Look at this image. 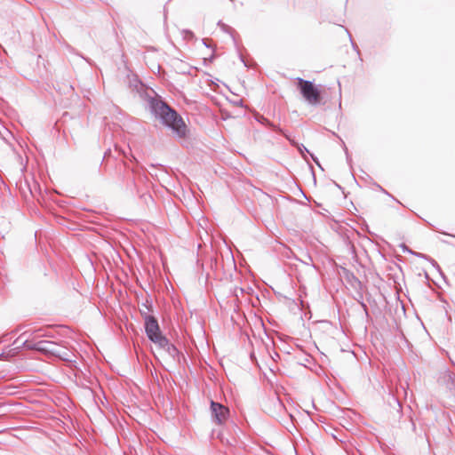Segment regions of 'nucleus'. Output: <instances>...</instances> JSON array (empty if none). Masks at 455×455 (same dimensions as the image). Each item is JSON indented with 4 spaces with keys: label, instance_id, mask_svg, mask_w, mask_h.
Listing matches in <instances>:
<instances>
[{
    "label": "nucleus",
    "instance_id": "nucleus-1",
    "mask_svg": "<svg viewBox=\"0 0 455 455\" xmlns=\"http://www.w3.org/2000/svg\"><path fill=\"white\" fill-rule=\"evenodd\" d=\"M150 108L153 114L159 118L164 125L171 128L178 137L182 138L186 135L187 126L182 117L164 101L152 99L150 100Z\"/></svg>",
    "mask_w": 455,
    "mask_h": 455
},
{
    "label": "nucleus",
    "instance_id": "nucleus-2",
    "mask_svg": "<svg viewBox=\"0 0 455 455\" xmlns=\"http://www.w3.org/2000/svg\"><path fill=\"white\" fill-rule=\"evenodd\" d=\"M46 336H48V334L43 332L42 330H37L33 333L31 339H26L23 340L22 347L31 350H37L40 352L50 353L52 355H59L60 352L57 349V343L44 339L37 340V339Z\"/></svg>",
    "mask_w": 455,
    "mask_h": 455
},
{
    "label": "nucleus",
    "instance_id": "nucleus-3",
    "mask_svg": "<svg viewBox=\"0 0 455 455\" xmlns=\"http://www.w3.org/2000/svg\"><path fill=\"white\" fill-rule=\"evenodd\" d=\"M297 85L304 99L311 105H317L321 100L320 91L313 82L300 77L296 78Z\"/></svg>",
    "mask_w": 455,
    "mask_h": 455
},
{
    "label": "nucleus",
    "instance_id": "nucleus-4",
    "mask_svg": "<svg viewBox=\"0 0 455 455\" xmlns=\"http://www.w3.org/2000/svg\"><path fill=\"white\" fill-rule=\"evenodd\" d=\"M145 331L151 342L158 339V337H162L163 334L160 331L158 322L156 318L151 315L145 314Z\"/></svg>",
    "mask_w": 455,
    "mask_h": 455
},
{
    "label": "nucleus",
    "instance_id": "nucleus-5",
    "mask_svg": "<svg viewBox=\"0 0 455 455\" xmlns=\"http://www.w3.org/2000/svg\"><path fill=\"white\" fill-rule=\"evenodd\" d=\"M211 413L213 421L219 425H222L229 417V409L222 403L212 401Z\"/></svg>",
    "mask_w": 455,
    "mask_h": 455
},
{
    "label": "nucleus",
    "instance_id": "nucleus-6",
    "mask_svg": "<svg viewBox=\"0 0 455 455\" xmlns=\"http://www.w3.org/2000/svg\"><path fill=\"white\" fill-rule=\"evenodd\" d=\"M154 344L157 347L167 354V355L173 361L180 360V352L178 348L172 344L165 336L158 337L157 340H155Z\"/></svg>",
    "mask_w": 455,
    "mask_h": 455
},
{
    "label": "nucleus",
    "instance_id": "nucleus-7",
    "mask_svg": "<svg viewBox=\"0 0 455 455\" xmlns=\"http://www.w3.org/2000/svg\"><path fill=\"white\" fill-rule=\"evenodd\" d=\"M141 307L142 308H140V313L143 315V317L145 316V314L149 315L148 313L152 311L151 302L148 299L146 300L145 303H142Z\"/></svg>",
    "mask_w": 455,
    "mask_h": 455
},
{
    "label": "nucleus",
    "instance_id": "nucleus-8",
    "mask_svg": "<svg viewBox=\"0 0 455 455\" xmlns=\"http://www.w3.org/2000/svg\"><path fill=\"white\" fill-rule=\"evenodd\" d=\"M218 25L220 27V28L226 32L231 30V28H229L228 25L224 24L222 21H219Z\"/></svg>",
    "mask_w": 455,
    "mask_h": 455
},
{
    "label": "nucleus",
    "instance_id": "nucleus-9",
    "mask_svg": "<svg viewBox=\"0 0 455 455\" xmlns=\"http://www.w3.org/2000/svg\"><path fill=\"white\" fill-rule=\"evenodd\" d=\"M218 25L220 27V28L226 32L231 30V28H229L228 25L224 24L222 21H219Z\"/></svg>",
    "mask_w": 455,
    "mask_h": 455
},
{
    "label": "nucleus",
    "instance_id": "nucleus-10",
    "mask_svg": "<svg viewBox=\"0 0 455 455\" xmlns=\"http://www.w3.org/2000/svg\"><path fill=\"white\" fill-rule=\"evenodd\" d=\"M360 305L362 306L363 311L365 312L366 315H368V307L366 306V304L363 301L360 302Z\"/></svg>",
    "mask_w": 455,
    "mask_h": 455
},
{
    "label": "nucleus",
    "instance_id": "nucleus-11",
    "mask_svg": "<svg viewBox=\"0 0 455 455\" xmlns=\"http://www.w3.org/2000/svg\"><path fill=\"white\" fill-rule=\"evenodd\" d=\"M311 262H312V258L309 255H307V259L303 261V263L306 264V265H310Z\"/></svg>",
    "mask_w": 455,
    "mask_h": 455
},
{
    "label": "nucleus",
    "instance_id": "nucleus-12",
    "mask_svg": "<svg viewBox=\"0 0 455 455\" xmlns=\"http://www.w3.org/2000/svg\"><path fill=\"white\" fill-rule=\"evenodd\" d=\"M299 150H300V152H301L302 154H303V151H304V150H305V151H307V152H308V150H307V149L306 148V147H304L303 145L301 146V148H299Z\"/></svg>",
    "mask_w": 455,
    "mask_h": 455
},
{
    "label": "nucleus",
    "instance_id": "nucleus-13",
    "mask_svg": "<svg viewBox=\"0 0 455 455\" xmlns=\"http://www.w3.org/2000/svg\"><path fill=\"white\" fill-rule=\"evenodd\" d=\"M345 152H346V155H347V159L348 160L349 159V156H348V152H347V148L345 147Z\"/></svg>",
    "mask_w": 455,
    "mask_h": 455
},
{
    "label": "nucleus",
    "instance_id": "nucleus-14",
    "mask_svg": "<svg viewBox=\"0 0 455 455\" xmlns=\"http://www.w3.org/2000/svg\"><path fill=\"white\" fill-rule=\"evenodd\" d=\"M404 249H406L409 252L412 253L411 250L407 249L405 245L403 246Z\"/></svg>",
    "mask_w": 455,
    "mask_h": 455
},
{
    "label": "nucleus",
    "instance_id": "nucleus-15",
    "mask_svg": "<svg viewBox=\"0 0 455 455\" xmlns=\"http://www.w3.org/2000/svg\"><path fill=\"white\" fill-rule=\"evenodd\" d=\"M433 265L436 266L437 267H439L438 264L436 263V261L433 260Z\"/></svg>",
    "mask_w": 455,
    "mask_h": 455
},
{
    "label": "nucleus",
    "instance_id": "nucleus-16",
    "mask_svg": "<svg viewBox=\"0 0 455 455\" xmlns=\"http://www.w3.org/2000/svg\"><path fill=\"white\" fill-rule=\"evenodd\" d=\"M122 154L124 155V156L127 157V155H126V152L125 151H122Z\"/></svg>",
    "mask_w": 455,
    "mask_h": 455
},
{
    "label": "nucleus",
    "instance_id": "nucleus-17",
    "mask_svg": "<svg viewBox=\"0 0 455 455\" xmlns=\"http://www.w3.org/2000/svg\"><path fill=\"white\" fill-rule=\"evenodd\" d=\"M25 334H26V333H23L21 336H20V338L18 339V340L21 339L24 337V335H25Z\"/></svg>",
    "mask_w": 455,
    "mask_h": 455
},
{
    "label": "nucleus",
    "instance_id": "nucleus-18",
    "mask_svg": "<svg viewBox=\"0 0 455 455\" xmlns=\"http://www.w3.org/2000/svg\"><path fill=\"white\" fill-rule=\"evenodd\" d=\"M453 237H455V235H452Z\"/></svg>",
    "mask_w": 455,
    "mask_h": 455
}]
</instances>
